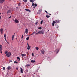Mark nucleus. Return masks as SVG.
<instances>
[{"label":"nucleus","instance_id":"nucleus-1","mask_svg":"<svg viewBox=\"0 0 77 77\" xmlns=\"http://www.w3.org/2000/svg\"><path fill=\"white\" fill-rule=\"evenodd\" d=\"M38 34H44V31L41 30L38 32L37 33H36V35H38Z\"/></svg>","mask_w":77,"mask_h":77},{"label":"nucleus","instance_id":"nucleus-2","mask_svg":"<svg viewBox=\"0 0 77 77\" xmlns=\"http://www.w3.org/2000/svg\"><path fill=\"white\" fill-rule=\"evenodd\" d=\"M32 6H35L33 7V8L34 9H35V8H36L35 7L37 6V4H36V3L35 4V3H33L32 4Z\"/></svg>","mask_w":77,"mask_h":77},{"label":"nucleus","instance_id":"nucleus-3","mask_svg":"<svg viewBox=\"0 0 77 77\" xmlns=\"http://www.w3.org/2000/svg\"><path fill=\"white\" fill-rule=\"evenodd\" d=\"M11 55V53L10 52H8L6 54V56L7 57H10Z\"/></svg>","mask_w":77,"mask_h":77},{"label":"nucleus","instance_id":"nucleus-4","mask_svg":"<svg viewBox=\"0 0 77 77\" xmlns=\"http://www.w3.org/2000/svg\"><path fill=\"white\" fill-rule=\"evenodd\" d=\"M27 45H28L27 48V50H30V48H31V46H29V43H27Z\"/></svg>","mask_w":77,"mask_h":77},{"label":"nucleus","instance_id":"nucleus-5","mask_svg":"<svg viewBox=\"0 0 77 77\" xmlns=\"http://www.w3.org/2000/svg\"><path fill=\"white\" fill-rule=\"evenodd\" d=\"M41 53L42 54H44V53H45V51H44V50L43 49H42L41 50Z\"/></svg>","mask_w":77,"mask_h":77},{"label":"nucleus","instance_id":"nucleus-6","mask_svg":"<svg viewBox=\"0 0 77 77\" xmlns=\"http://www.w3.org/2000/svg\"><path fill=\"white\" fill-rule=\"evenodd\" d=\"M5 0H0V3L1 4H2V3H3V2L5 1Z\"/></svg>","mask_w":77,"mask_h":77},{"label":"nucleus","instance_id":"nucleus-7","mask_svg":"<svg viewBox=\"0 0 77 77\" xmlns=\"http://www.w3.org/2000/svg\"><path fill=\"white\" fill-rule=\"evenodd\" d=\"M14 21L15 23H19V21H18V20H17V19H15L14 20Z\"/></svg>","mask_w":77,"mask_h":77},{"label":"nucleus","instance_id":"nucleus-8","mask_svg":"<svg viewBox=\"0 0 77 77\" xmlns=\"http://www.w3.org/2000/svg\"><path fill=\"white\" fill-rule=\"evenodd\" d=\"M28 33V29H27L26 28L25 29V33H26V34H27Z\"/></svg>","mask_w":77,"mask_h":77},{"label":"nucleus","instance_id":"nucleus-9","mask_svg":"<svg viewBox=\"0 0 77 77\" xmlns=\"http://www.w3.org/2000/svg\"><path fill=\"white\" fill-rule=\"evenodd\" d=\"M2 48H3V47H2V45H0V51H2Z\"/></svg>","mask_w":77,"mask_h":77},{"label":"nucleus","instance_id":"nucleus-10","mask_svg":"<svg viewBox=\"0 0 77 77\" xmlns=\"http://www.w3.org/2000/svg\"><path fill=\"white\" fill-rule=\"evenodd\" d=\"M55 22H56V23H59L60 20H56Z\"/></svg>","mask_w":77,"mask_h":77},{"label":"nucleus","instance_id":"nucleus-11","mask_svg":"<svg viewBox=\"0 0 77 77\" xmlns=\"http://www.w3.org/2000/svg\"><path fill=\"white\" fill-rule=\"evenodd\" d=\"M14 37H15V34L12 36V41L14 40Z\"/></svg>","mask_w":77,"mask_h":77},{"label":"nucleus","instance_id":"nucleus-12","mask_svg":"<svg viewBox=\"0 0 77 77\" xmlns=\"http://www.w3.org/2000/svg\"><path fill=\"white\" fill-rule=\"evenodd\" d=\"M20 72L22 74H23V69H22V68H20Z\"/></svg>","mask_w":77,"mask_h":77},{"label":"nucleus","instance_id":"nucleus-13","mask_svg":"<svg viewBox=\"0 0 77 77\" xmlns=\"http://www.w3.org/2000/svg\"><path fill=\"white\" fill-rule=\"evenodd\" d=\"M41 11H42V9H40L38 11V12L39 13V14H40L41 12Z\"/></svg>","mask_w":77,"mask_h":77},{"label":"nucleus","instance_id":"nucleus-14","mask_svg":"<svg viewBox=\"0 0 77 77\" xmlns=\"http://www.w3.org/2000/svg\"><path fill=\"white\" fill-rule=\"evenodd\" d=\"M25 11H28V12H31V11L30 10H29L28 9H25Z\"/></svg>","mask_w":77,"mask_h":77},{"label":"nucleus","instance_id":"nucleus-15","mask_svg":"<svg viewBox=\"0 0 77 77\" xmlns=\"http://www.w3.org/2000/svg\"><path fill=\"white\" fill-rule=\"evenodd\" d=\"M11 69V68L10 66H8L7 68V69H8V70H10V69Z\"/></svg>","mask_w":77,"mask_h":77},{"label":"nucleus","instance_id":"nucleus-16","mask_svg":"<svg viewBox=\"0 0 77 77\" xmlns=\"http://www.w3.org/2000/svg\"><path fill=\"white\" fill-rule=\"evenodd\" d=\"M0 31L1 33H2V32L3 31V29L2 28L1 29H0Z\"/></svg>","mask_w":77,"mask_h":77},{"label":"nucleus","instance_id":"nucleus-17","mask_svg":"<svg viewBox=\"0 0 77 77\" xmlns=\"http://www.w3.org/2000/svg\"><path fill=\"white\" fill-rule=\"evenodd\" d=\"M10 12H11V11L10 10H8V11L7 12V13L9 14V13H10Z\"/></svg>","mask_w":77,"mask_h":77},{"label":"nucleus","instance_id":"nucleus-18","mask_svg":"<svg viewBox=\"0 0 77 77\" xmlns=\"http://www.w3.org/2000/svg\"><path fill=\"white\" fill-rule=\"evenodd\" d=\"M43 21H44V20H42L41 21V22H40L41 24H42V23H43Z\"/></svg>","mask_w":77,"mask_h":77},{"label":"nucleus","instance_id":"nucleus-19","mask_svg":"<svg viewBox=\"0 0 77 77\" xmlns=\"http://www.w3.org/2000/svg\"><path fill=\"white\" fill-rule=\"evenodd\" d=\"M30 1L31 3H33V2H34V1H33V0H30Z\"/></svg>","mask_w":77,"mask_h":77},{"label":"nucleus","instance_id":"nucleus-20","mask_svg":"<svg viewBox=\"0 0 77 77\" xmlns=\"http://www.w3.org/2000/svg\"><path fill=\"white\" fill-rule=\"evenodd\" d=\"M35 62V60H32L31 61V62H32V63H34Z\"/></svg>","mask_w":77,"mask_h":77},{"label":"nucleus","instance_id":"nucleus-21","mask_svg":"<svg viewBox=\"0 0 77 77\" xmlns=\"http://www.w3.org/2000/svg\"><path fill=\"white\" fill-rule=\"evenodd\" d=\"M30 66V65L29 64H27L26 65L25 67H27V66Z\"/></svg>","mask_w":77,"mask_h":77},{"label":"nucleus","instance_id":"nucleus-22","mask_svg":"<svg viewBox=\"0 0 77 77\" xmlns=\"http://www.w3.org/2000/svg\"><path fill=\"white\" fill-rule=\"evenodd\" d=\"M35 48H36V50H39V48H38V47H36Z\"/></svg>","mask_w":77,"mask_h":77},{"label":"nucleus","instance_id":"nucleus-23","mask_svg":"<svg viewBox=\"0 0 77 77\" xmlns=\"http://www.w3.org/2000/svg\"><path fill=\"white\" fill-rule=\"evenodd\" d=\"M21 56L23 57H24V56H25V54H21Z\"/></svg>","mask_w":77,"mask_h":77},{"label":"nucleus","instance_id":"nucleus-24","mask_svg":"<svg viewBox=\"0 0 77 77\" xmlns=\"http://www.w3.org/2000/svg\"><path fill=\"white\" fill-rule=\"evenodd\" d=\"M6 36V33H5L4 34V37L5 38Z\"/></svg>","mask_w":77,"mask_h":77},{"label":"nucleus","instance_id":"nucleus-25","mask_svg":"<svg viewBox=\"0 0 77 77\" xmlns=\"http://www.w3.org/2000/svg\"><path fill=\"white\" fill-rule=\"evenodd\" d=\"M46 18H48L50 17V16H48V15H46Z\"/></svg>","mask_w":77,"mask_h":77},{"label":"nucleus","instance_id":"nucleus-26","mask_svg":"<svg viewBox=\"0 0 77 77\" xmlns=\"http://www.w3.org/2000/svg\"><path fill=\"white\" fill-rule=\"evenodd\" d=\"M8 51H5V54H7V53H8Z\"/></svg>","mask_w":77,"mask_h":77},{"label":"nucleus","instance_id":"nucleus-27","mask_svg":"<svg viewBox=\"0 0 77 77\" xmlns=\"http://www.w3.org/2000/svg\"><path fill=\"white\" fill-rule=\"evenodd\" d=\"M29 37H27L26 39V40H29Z\"/></svg>","mask_w":77,"mask_h":77},{"label":"nucleus","instance_id":"nucleus-28","mask_svg":"<svg viewBox=\"0 0 77 77\" xmlns=\"http://www.w3.org/2000/svg\"><path fill=\"white\" fill-rule=\"evenodd\" d=\"M24 2L26 3L27 2V0H23Z\"/></svg>","mask_w":77,"mask_h":77},{"label":"nucleus","instance_id":"nucleus-29","mask_svg":"<svg viewBox=\"0 0 77 77\" xmlns=\"http://www.w3.org/2000/svg\"><path fill=\"white\" fill-rule=\"evenodd\" d=\"M17 59H19V61H20V57H17Z\"/></svg>","mask_w":77,"mask_h":77},{"label":"nucleus","instance_id":"nucleus-30","mask_svg":"<svg viewBox=\"0 0 77 77\" xmlns=\"http://www.w3.org/2000/svg\"><path fill=\"white\" fill-rule=\"evenodd\" d=\"M42 29V28H41V27H39L38 28V29H39L40 30H41Z\"/></svg>","mask_w":77,"mask_h":77},{"label":"nucleus","instance_id":"nucleus-31","mask_svg":"<svg viewBox=\"0 0 77 77\" xmlns=\"http://www.w3.org/2000/svg\"><path fill=\"white\" fill-rule=\"evenodd\" d=\"M53 23H54V24H56V21H53Z\"/></svg>","mask_w":77,"mask_h":77},{"label":"nucleus","instance_id":"nucleus-32","mask_svg":"<svg viewBox=\"0 0 77 77\" xmlns=\"http://www.w3.org/2000/svg\"><path fill=\"white\" fill-rule=\"evenodd\" d=\"M14 63H18V62L17 61H14Z\"/></svg>","mask_w":77,"mask_h":77},{"label":"nucleus","instance_id":"nucleus-33","mask_svg":"<svg viewBox=\"0 0 77 77\" xmlns=\"http://www.w3.org/2000/svg\"><path fill=\"white\" fill-rule=\"evenodd\" d=\"M3 70H5V67H3Z\"/></svg>","mask_w":77,"mask_h":77},{"label":"nucleus","instance_id":"nucleus-34","mask_svg":"<svg viewBox=\"0 0 77 77\" xmlns=\"http://www.w3.org/2000/svg\"><path fill=\"white\" fill-rule=\"evenodd\" d=\"M45 12H46L47 14H48V12H47V11H46V10H45Z\"/></svg>","mask_w":77,"mask_h":77},{"label":"nucleus","instance_id":"nucleus-35","mask_svg":"<svg viewBox=\"0 0 77 77\" xmlns=\"http://www.w3.org/2000/svg\"><path fill=\"white\" fill-rule=\"evenodd\" d=\"M54 26V23H52V26Z\"/></svg>","mask_w":77,"mask_h":77},{"label":"nucleus","instance_id":"nucleus-36","mask_svg":"<svg viewBox=\"0 0 77 77\" xmlns=\"http://www.w3.org/2000/svg\"><path fill=\"white\" fill-rule=\"evenodd\" d=\"M32 56H34V55L33 53H32Z\"/></svg>","mask_w":77,"mask_h":77},{"label":"nucleus","instance_id":"nucleus-37","mask_svg":"<svg viewBox=\"0 0 77 77\" xmlns=\"http://www.w3.org/2000/svg\"><path fill=\"white\" fill-rule=\"evenodd\" d=\"M56 14H59V11H57V12H56Z\"/></svg>","mask_w":77,"mask_h":77},{"label":"nucleus","instance_id":"nucleus-38","mask_svg":"<svg viewBox=\"0 0 77 77\" xmlns=\"http://www.w3.org/2000/svg\"><path fill=\"white\" fill-rule=\"evenodd\" d=\"M11 14L10 16L8 18L9 19V18H11Z\"/></svg>","mask_w":77,"mask_h":77},{"label":"nucleus","instance_id":"nucleus-39","mask_svg":"<svg viewBox=\"0 0 77 77\" xmlns=\"http://www.w3.org/2000/svg\"><path fill=\"white\" fill-rule=\"evenodd\" d=\"M59 50H58V51H57V53H59Z\"/></svg>","mask_w":77,"mask_h":77},{"label":"nucleus","instance_id":"nucleus-40","mask_svg":"<svg viewBox=\"0 0 77 77\" xmlns=\"http://www.w3.org/2000/svg\"><path fill=\"white\" fill-rule=\"evenodd\" d=\"M33 33H34V32H33V33L32 34H31L30 35H29V36H30V35H33Z\"/></svg>","mask_w":77,"mask_h":77},{"label":"nucleus","instance_id":"nucleus-41","mask_svg":"<svg viewBox=\"0 0 77 77\" xmlns=\"http://www.w3.org/2000/svg\"><path fill=\"white\" fill-rule=\"evenodd\" d=\"M59 27V26L58 25L57 26V28H58Z\"/></svg>","mask_w":77,"mask_h":77},{"label":"nucleus","instance_id":"nucleus-42","mask_svg":"<svg viewBox=\"0 0 77 77\" xmlns=\"http://www.w3.org/2000/svg\"><path fill=\"white\" fill-rule=\"evenodd\" d=\"M23 35H22V37H21V38L22 39H23Z\"/></svg>","mask_w":77,"mask_h":77},{"label":"nucleus","instance_id":"nucleus-43","mask_svg":"<svg viewBox=\"0 0 77 77\" xmlns=\"http://www.w3.org/2000/svg\"><path fill=\"white\" fill-rule=\"evenodd\" d=\"M48 14L49 15H51V14Z\"/></svg>","mask_w":77,"mask_h":77},{"label":"nucleus","instance_id":"nucleus-44","mask_svg":"<svg viewBox=\"0 0 77 77\" xmlns=\"http://www.w3.org/2000/svg\"><path fill=\"white\" fill-rule=\"evenodd\" d=\"M16 8H17V9H18V7H16Z\"/></svg>","mask_w":77,"mask_h":77},{"label":"nucleus","instance_id":"nucleus-45","mask_svg":"<svg viewBox=\"0 0 77 77\" xmlns=\"http://www.w3.org/2000/svg\"><path fill=\"white\" fill-rule=\"evenodd\" d=\"M38 24V22H37L35 23L36 24Z\"/></svg>","mask_w":77,"mask_h":77},{"label":"nucleus","instance_id":"nucleus-46","mask_svg":"<svg viewBox=\"0 0 77 77\" xmlns=\"http://www.w3.org/2000/svg\"><path fill=\"white\" fill-rule=\"evenodd\" d=\"M10 62H12V60H10L9 61Z\"/></svg>","mask_w":77,"mask_h":77},{"label":"nucleus","instance_id":"nucleus-47","mask_svg":"<svg viewBox=\"0 0 77 77\" xmlns=\"http://www.w3.org/2000/svg\"><path fill=\"white\" fill-rule=\"evenodd\" d=\"M18 68H16V70H18Z\"/></svg>","mask_w":77,"mask_h":77},{"label":"nucleus","instance_id":"nucleus-48","mask_svg":"<svg viewBox=\"0 0 77 77\" xmlns=\"http://www.w3.org/2000/svg\"><path fill=\"white\" fill-rule=\"evenodd\" d=\"M7 43H8V44H9V42H8V41H7Z\"/></svg>","mask_w":77,"mask_h":77},{"label":"nucleus","instance_id":"nucleus-49","mask_svg":"<svg viewBox=\"0 0 77 77\" xmlns=\"http://www.w3.org/2000/svg\"><path fill=\"white\" fill-rule=\"evenodd\" d=\"M1 34L2 35L3 34V32H1Z\"/></svg>","mask_w":77,"mask_h":77},{"label":"nucleus","instance_id":"nucleus-50","mask_svg":"<svg viewBox=\"0 0 77 77\" xmlns=\"http://www.w3.org/2000/svg\"><path fill=\"white\" fill-rule=\"evenodd\" d=\"M0 53H1L2 54V51H1V52H0Z\"/></svg>","mask_w":77,"mask_h":77},{"label":"nucleus","instance_id":"nucleus-51","mask_svg":"<svg viewBox=\"0 0 77 77\" xmlns=\"http://www.w3.org/2000/svg\"><path fill=\"white\" fill-rule=\"evenodd\" d=\"M34 74H36V73H34Z\"/></svg>","mask_w":77,"mask_h":77},{"label":"nucleus","instance_id":"nucleus-52","mask_svg":"<svg viewBox=\"0 0 77 77\" xmlns=\"http://www.w3.org/2000/svg\"><path fill=\"white\" fill-rule=\"evenodd\" d=\"M33 1L34 2V1H36V0H33Z\"/></svg>","mask_w":77,"mask_h":77},{"label":"nucleus","instance_id":"nucleus-53","mask_svg":"<svg viewBox=\"0 0 77 77\" xmlns=\"http://www.w3.org/2000/svg\"><path fill=\"white\" fill-rule=\"evenodd\" d=\"M0 19H1V16H0Z\"/></svg>","mask_w":77,"mask_h":77},{"label":"nucleus","instance_id":"nucleus-54","mask_svg":"<svg viewBox=\"0 0 77 77\" xmlns=\"http://www.w3.org/2000/svg\"><path fill=\"white\" fill-rule=\"evenodd\" d=\"M5 41H6V37H5Z\"/></svg>","mask_w":77,"mask_h":77},{"label":"nucleus","instance_id":"nucleus-55","mask_svg":"<svg viewBox=\"0 0 77 77\" xmlns=\"http://www.w3.org/2000/svg\"><path fill=\"white\" fill-rule=\"evenodd\" d=\"M0 15H1V13H0Z\"/></svg>","mask_w":77,"mask_h":77},{"label":"nucleus","instance_id":"nucleus-56","mask_svg":"<svg viewBox=\"0 0 77 77\" xmlns=\"http://www.w3.org/2000/svg\"><path fill=\"white\" fill-rule=\"evenodd\" d=\"M18 6H20V5H18Z\"/></svg>","mask_w":77,"mask_h":77},{"label":"nucleus","instance_id":"nucleus-57","mask_svg":"<svg viewBox=\"0 0 77 77\" xmlns=\"http://www.w3.org/2000/svg\"><path fill=\"white\" fill-rule=\"evenodd\" d=\"M16 39H17V38H16Z\"/></svg>","mask_w":77,"mask_h":77},{"label":"nucleus","instance_id":"nucleus-58","mask_svg":"<svg viewBox=\"0 0 77 77\" xmlns=\"http://www.w3.org/2000/svg\"><path fill=\"white\" fill-rule=\"evenodd\" d=\"M48 31H49V30H48Z\"/></svg>","mask_w":77,"mask_h":77},{"label":"nucleus","instance_id":"nucleus-59","mask_svg":"<svg viewBox=\"0 0 77 77\" xmlns=\"http://www.w3.org/2000/svg\"><path fill=\"white\" fill-rule=\"evenodd\" d=\"M9 0L11 1V0Z\"/></svg>","mask_w":77,"mask_h":77}]
</instances>
